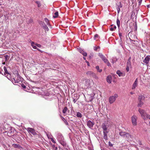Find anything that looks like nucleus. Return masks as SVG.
Masks as SVG:
<instances>
[{
	"label": "nucleus",
	"instance_id": "obj_24",
	"mask_svg": "<svg viewBox=\"0 0 150 150\" xmlns=\"http://www.w3.org/2000/svg\"><path fill=\"white\" fill-rule=\"evenodd\" d=\"M126 132H121L120 133V135L121 137H125V134Z\"/></svg>",
	"mask_w": 150,
	"mask_h": 150
},
{
	"label": "nucleus",
	"instance_id": "obj_59",
	"mask_svg": "<svg viewBox=\"0 0 150 150\" xmlns=\"http://www.w3.org/2000/svg\"><path fill=\"white\" fill-rule=\"evenodd\" d=\"M83 58L85 60L86 59V57H83Z\"/></svg>",
	"mask_w": 150,
	"mask_h": 150
},
{
	"label": "nucleus",
	"instance_id": "obj_29",
	"mask_svg": "<svg viewBox=\"0 0 150 150\" xmlns=\"http://www.w3.org/2000/svg\"><path fill=\"white\" fill-rule=\"evenodd\" d=\"M96 68L98 72H101L102 71L101 69H99V67L98 66H96Z\"/></svg>",
	"mask_w": 150,
	"mask_h": 150
},
{
	"label": "nucleus",
	"instance_id": "obj_36",
	"mask_svg": "<svg viewBox=\"0 0 150 150\" xmlns=\"http://www.w3.org/2000/svg\"><path fill=\"white\" fill-rule=\"evenodd\" d=\"M27 22L28 23H30L33 22V20L32 19L30 18L28 20Z\"/></svg>",
	"mask_w": 150,
	"mask_h": 150
},
{
	"label": "nucleus",
	"instance_id": "obj_10",
	"mask_svg": "<svg viewBox=\"0 0 150 150\" xmlns=\"http://www.w3.org/2000/svg\"><path fill=\"white\" fill-rule=\"evenodd\" d=\"M69 110H68V108L67 107H64L63 110L62 112L64 114V115H67V112H69Z\"/></svg>",
	"mask_w": 150,
	"mask_h": 150
},
{
	"label": "nucleus",
	"instance_id": "obj_42",
	"mask_svg": "<svg viewBox=\"0 0 150 150\" xmlns=\"http://www.w3.org/2000/svg\"><path fill=\"white\" fill-rule=\"evenodd\" d=\"M99 48H100L99 46L96 47H95L94 48V50H97L98 49H99Z\"/></svg>",
	"mask_w": 150,
	"mask_h": 150
},
{
	"label": "nucleus",
	"instance_id": "obj_41",
	"mask_svg": "<svg viewBox=\"0 0 150 150\" xmlns=\"http://www.w3.org/2000/svg\"><path fill=\"white\" fill-rule=\"evenodd\" d=\"M50 139L51 140V141L54 143L55 144L56 143L55 141H54V139L53 138H50Z\"/></svg>",
	"mask_w": 150,
	"mask_h": 150
},
{
	"label": "nucleus",
	"instance_id": "obj_25",
	"mask_svg": "<svg viewBox=\"0 0 150 150\" xmlns=\"http://www.w3.org/2000/svg\"><path fill=\"white\" fill-rule=\"evenodd\" d=\"M61 117L62 118V120L64 121V123L66 125H68V123L67 121V120H65V119L62 116H61Z\"/></svg>",
	"mask_w": 150,
	"mask_h": 150
},
{
	"label": "nucleus",
	"instance_id": "obj_49",
	"mask_svg": "<svg viewBox=\"0 0 150 150\" xmlns=\"http://www.w3.org/2000/svg\"><path fill=\"white\" fill-rule=\"evenodd\" d=\"M58 148L57 147H54V149H53L54 150H57Z\"/></svg>",
	"mask_w": 150,
	"mask_h": 150
},
{
	"label": "nucleus",
	"instance_id": "obj_6",
	"mask_svg": "<svg viewBox=\"0 0 150 150\" xmlns=\"http://www.w3.org/2000/svg\"><path fill=\"white\" fill-rule=\"evenodd\" d=\"M94 124V123L93 121H91V120L88 121L87 122V125L90 128H92L93 127V125Z\"/></svg>",
	"mask_w": 150,
	"mask_h": 150
},
{
	"label": "nucleus",
	"instance_id": "obj_35",
	"mask_svg": "<svg viewBox=\"0 0 150 150\" xmlns=\"http://www.w3.org/2000/svg\"><path fill=\"white\" fill-rule=\"evenodd\" d=\"M45 21L46 22V23H47V24L48 25H50V23H49V20L47 18H45Z\"/></svg>",
	"mask_w": 150,
	"mask_h": 150
},
{
	"label": "nucleus",
	"instance_id": "obj_45",
	"mask_svg": "<svg viewBox=\"0 0 150 150\" xmlns=\"http://www.w3.org/2000/svg\"><path fill=\"white\" fill-rule=\"evenodd\" d=\"M119 35L120 38L121 39V37H122V34L121 33H119Z\"/></svg>",
	"mask_w": 150,
	"mask_h": 150
},
{
	"label": "nucleus",
	"instance_id": "obj_13",
	"mask_svg": "<svg viewBox=\"0 0 150 150\" xmlns=\"http://www.w3.org/2000/svg\"><path fill=\"white\" fill-rule=\"evenodd\" d=\"M13 146L15 148H18L21 150L23 148L19 144H13Z\"/></svg>",
	"mask_w": 150,
	"mask_h": 150
},
{
	"label": "nucleus",
	"instance_id": "obj_15",
	"mask_svg": "<svg viewBox=\"0 0 150 150\" xmlns=\"http://www.w3.org/2000/svg\"><path fill=\"white\" fill-rule=\"evenodd\" d=\"M127 139H129L130 138H132L131 135L128 133L126 132L125 134V137Z\"/></svg>",
	"mask_w": 150,
	"mask_h": 150
},
{
	"label": "nucleus",
	"instance_id": "obj_23",
	"mask_svg": "<svg viewBox=\"0 0 150 150\" xmlns=\"http://www.w3.org/2000/svg\"><path fill=\"white\" fill-rule=\"evenodd\" d=\"M31 45L33 48L35 49H36L37 47L36 46V44H35L33 42H32L31 43Z\"/></svg>",
	"mask_w": 150,
	"mask_h": 150
},
{
	"label": "nucleus",
	"instance_id": "obj_48",
	"mask_svg": "<svg viewBox=\"0 0 150 150\" xmlns=\"http://www.w3.org/2000/svg\"><path fill=\"white\" fill-rule=\"evenodd\" d=\"M86 63H87V66H89L90 64H89V62H88L87 61H86Z\"/></svg>",
	"mask_w": 150,
	"mask_h": 150
},
{
	"label": "nucleus",
	"instance_id": "obj_2",
	"mask_svg": "<svg viewBox=\"0 0 150 150\" xmlns=\"http://www.w3.org/2000/svg\"><path fill=\"white\" fill-rule=\"evenodd\" d=\"M118 96L117 94H115L114 96H110L109 98V102L110 104H112L115 101Z\"/></svg>",
	"mask_w": 150,
	"mask_h": 150
},
{
	"label": "nucleus",
	"instance_id": "obj_9",
	"mask_svg": "<svg viewBox=\"0 0 150 150\" xmlns=\"http://www.w3.org/2000/svg\"><path fill=\"white\" fill-rule=\"evenodd\" d=\"M78 51L81 54H82L83 56H86L87 55V54L86 52H84L83 50L81 48H78Z\"/></svg>",
	"mask_w": 150,
	"mask_h": 150
},
{
	"label": "nucleus",
	"instance_id": "obj_14",
	"mask_svg": "<svg viewBox=\"0 0 150 150\" xmlns=\"http://www.w3.org/2000/svg\"><path fill=\"white\" fill-rule=\"evenodd\" d=\"M91 81L89 79H87L86 81L85 85L87 88L89 87L90 86Z\"/></svg>",
	"mask_w": 150,
	"mask_h": 150
},
{
	"label": "nucleus",
	"instance_id": "obj_53",
	"mask_svg": "<svg viewBox=\"0 0 150 150\" xmlns=\"http://www.w3.org/2000/svg\"><path fill=\"white\" fill-rule=\"evenodd\" d=\"M76 100H77V99H74L73 100V102H74V103H75L76 102Z\"/></svg>",
	"mask_w": 150,
	"mask_h": 150
},
{
	"label": "nucleus",
	"instance_id": "obj_61",
	"mask_svg": "<svg viewBox=\"0 0 150 150\" xmlns=\"http://www.w3.org/2000/svg\"><path fill=\"white\" fill-rule=\"evenodd\" d=\"M1 73V72L0 71V74Z\"/></svg>",
	"mask_w": 150,
	"mask_h": 150
},
{
	"label": "nucleus",
	"instance_id": "obj_58",
	"mask_svg": "<svg viewBox=\"0 0 150 150\" xmlns=\"http://www.w3.org/2000/svg\"><path fill=\"white\" fill-rule=\"evenodd\" d=\"M132 42H131H131H135V41L133 40H132Z\"/></svg>",
	"mask_w": 150,
	"mask_h": 150
},
{
	"label": "nucleus",
	"instance_id": "obj_38",
	"mask_svg": "<svg viewBox=\"0 0 150 150\" xmlns=\"http://www.w3.org/2000/svg\"><path fill=\"white\" fill-rule=\"evenodd\" d=\"M116 60L117 59L115 58H113V59H112L111 62L112 64H114L116 62Z\"/></svg>",
	"mask_w": 150,
	"mask_h": 150
},
{
	"label": "nucleus",
	"instance_id": "obj_26",
	"mask_svg": "<svg viewBox=\"0 0 150 150\" xmlns=\"http://www.w3.org/2000/svg\"><path fill=\"white\" fill-rule=\"evenodd\" d=\"M4 71L5 73L4 74L5 75L6 74H8L9 75H10L8 73V72L7 71V69L6 68V67H4Z\"/></svg>",
	"mask_w": 150,
	"mask_h": 150
},
{
	"label": "nucleus",
	"instance_id": "obj_54",
	"mask_svg": "<svg viewBox=\"0 0 150 150\" xmlns=\"http://www.w3.org/2000/svg\"><path fill=\"white\" fill-rule=\"evenodd\" d=\"M47 137H48V138L49 139H50V136H49V135H47Z\"/></svg>",
	"mask_w": 150,
	"mask_h": 150
},
{
	"label": "nucleus",
	"instance_id": "obj_51",
	"mask_svg": "<svg viewBox=\"0 0 150 150\" xmlns=\"http://www.w3.org/2000/svg\"><path fill=\"white\" fill-rule=\"evenodd\" d=\"M22 87L23 88H26V86L25 85H22Z\"/></svg>",
	"mask_w": 150,
	"mask_h": 150
},
{
	"label": "nucleus",
	"instance_id": "obj_37",
	"mask_svg": "<svg viewBox=\"0 0 150 150\" xmlns=\"http://www.w3.org/2000/svg\"><path fill=\"white\" fill-rule=\"evenodd\" d=\"M36 3L37 4L38 6V7H39L41 6V4L40 3L39 1H36Z\"/></svg>",
	"mask_w": 150,
	"mask_h": 150
},
{
	"label": "nucleus",
	"instance_id": "obj_1",
	"mask_svg": "<svg viewBox=\"0 0 150 150\" xmlns=\"http://www.w3.org/2000/svg\"><path fill=\"white\" fill-rule=\"evenodd\" d=\"M57 139L61 144L64 146L66 145V142L64 141V138L62 135L61 134H59L57 137Z\"/></svg>",
	"mask_w": 150,
	"mask_h": 150
},
{
	"label": "nucleus",
	"instance_id": "obj_43",
	"mask_svg": "<svg viewBox=\"0 0 150 150\" xmlns=\"http://www.w3.org/2000/svg\"><path fill=\"white\" fill-rule=\"evenodd\" d=\"M142 0H138V1H139V5H140L141 3H142Z\"/></svg>",
	"mask_w": 150,
	"mask_h": 150
},
{
	"label": "nucleus",
	"instance_id": "obj_32",
	"mask_svg": "<svg viewBox=\"0 0 150 150\" xmlns=\"http://www.w3.org/2000/svg\"><path fill=\"white\" fill-rule=\"evenodd\" d=\"M116 28V27L115 25H114L113 27H111L110 30L111 31H112L114 30Z\"/></svg>",
	"mask_w": 150,
	"mask_h": 150
},
{
	"label": "nucleus",
	"instance_id": "obj_22",
	"mask_svg": "<svg viewBox=\"0 0 150 150\" xmlns=\"http://www.w3.org/2000/svg\"><path fill=\"white\" fill-rule=\"evenodd\" d=\"M7 134L8 136L13 135V130L12 129H10V131Z\"/></svg>",
	"mask_w": 150,
	"mask_h": 150
},
{
	"label": "nucleus",
	"instance_id": "obj_16",
	"mask_svg": "<svg viewBox=\"0 0 150 150\" xmlns=\"http://www.w3.org/2000/svg\"><path fill=\"white\" fill-rule=\"evenodd\" d=\"M112 79V77L111 76H108L107 77L106 80L107 82L109 83H111V81Z\"/></svg>",
	"mask_w": 150,
	"mask_h": 150
},
{
	"label": "nucleus",
	"instance_id": "obj_31",
	"mask_svg": "<svg viewBox=\"0 0 150 150\" xmlns=\"http://www.w3.org/2000/svg\"><path fill=\"white\" fill-rule=\"evenodd\" d=\"M92 76L96 79H98V76L95 74L92 73Z\"/></svg>",
	"mask_w": 150,
	"mask_h": 150
},
{
	"label": "nucleus",
	"instance_id": "obj_44",
	"mask_svg": "<svg viewBox=\"0 0 150 150\" xmlns=\"http://www.w3.org/2000/svg\"><path fill=\"white\" fill-rule=\"evenodd\" d=\"M108 143L109 146H113V144L111 143L110 142H109Z\"/></svg>",
	"mask_w": 150,
	"mask_h": 150
},
{
	"label": "nucleus",
	"instance_id": "obj_18",
	"mask_svg": "<svg viewBox=\"0 0 150 150\" xmlns=\"http://www.w3.org/2000/svg\"><path fill=\"white\" fill-rule=\"evenodd\" d=\"M108 132H103V138L106 140L108 139L107 133Z\"/></svg>",
	"mask_w": 150,
	"mask_h": 150
},
{
	"label": "nucleus",
	"instance_id": "obj_7",
	"mask_svg": "<svg viewBox=\"0 0 150 150\" xmlns=\"http://www.w3.org/2000/svg\"><path fill=\"white\" fill-rule=\"evenodd\" d=\"M150 61V56L147 55L145 58L143 60V62L146 64H147L149 63V61Z\"/></svg>",
	"mask_w": 150,
	"mask_h": 150
},
{
	"label": "nucleus",
	"instance_id": "obj_27",
	"mask_svg": "<svg viewBox=\"0 0 150 150\" xmlns=\"http://www.w3.org/2000/svg\"><path fill=\"white\" fill-rule=\"evenodd\" d=\"M99 56L103 60L106 58V57L101 53H99Z\"/></svg>",
	"mask_w": 150,
	"mask_h": 150
},
{
	"label": "nucleus",
	"instance_id": "obj_33",
	"mask_svg": "<svg viewBox=\"0 0 150 150\" xmlns=\"http://www.w3.org/2000/svg\"><path fill=\"white\" fill-rule=\"evenodd\" d=\"M58 15V12H56L54 13V15L53 16V17L55 18H57Z\"/></svg>",
	"mask_w": 150,
	"mask_h": 150
},
{
	"label": "nucleus",
	"instance_id": "obj_52",
	"mask_svg": "<svg viewBox=\"0 0 150 150\" xmlns=\"http://www.w3.org/2000/svg\"><path fill=\"white\" fill-rule=\"evenodd\" d=\"M138 144L139 145H141L142 144V142H141L140 141H139V142H138Z\"/></svg>",
	"mask_w": 150,
	"mask_h": 150
},
{
	"label": "nucleus",
	"instance_id": "obj_11",
	"mask_svg": "<svg viewBox=\"0 0 150 150\" xmlns=\"http://www.w3.org/2000/svg\"><path fill=\"white\" fill-rule=\"evenodd\" d=\"M102 127L103 130V132H108V131L107 129V126L104 124L102 125Z\"/></svg>",
	"mask_w": 150,
	"mask_h": 150
},
{
	"label": "nucleus",
	"instance_id": "obj_28",
	"mask_svg": "<svg viewBox=\"0 0 150 150\" xmlns=\"http://www.w3.org/2000/svg\"><path fill=\"white\" fill-rule=\"evenodd\" d=\"M143 102L142 101H139V103L138 104V106L139 107H141L143 105Z\"/></svg>",
	"mask_w": 150,
	"mask_h": 150
},
{
	"label": "nucleus",
	"instance_id": "obj_3",
	"mask_svg": "<svg viewBox=\"0 0 150 150\" xmlns=\"http://www.w3.org/2000/svg\"><path fill=\"white\" fill-rule=\"evenodd\" d=\"M138 111L144 119L145 120L146 119V116H147V114H146L144 110L141 108H139Z\"/></svg>",
	"mask_w": 150,
	"mask_h": 150
},
{
	"label": "nucleus",
	"instance_id": "obj_50",
	"mask_svg": "<svg viewBox=\"0 0 150 150\" xmlns=\"http://www.w3.org/2000/svg\"><path fill=\"white\" fill-rule=\"evenodd\" d=\"M117 10L118 11V13H119L120 11V8L119 7H118L117 8Z\"/></svg>",
	"mask_w": 150,
	"mask_h": 150
},
{
	"label": "nucleus",
	"instance_id": "obj_8",
	"mask_svg": "<svg viewBox=\"0 0 150 150\" xmlns=\"http://www.w3.org/2000/svg\"><path fill=\"white\" fill-rule=\"evenodd\" d=\"M27 130L29 132L31 133L33 135H35L36 134L35 130L32 128L30 127L28 128Z\"/></svg>",
	"mask_w": 150,
	"mask_h": 150
},
{
	"label": "nucleus",
	"instance_id": "obj_20",
	"mask_svg": "<svg viewBox=\"0 0 150 150\" xmlns=\"http://www.w3.org/2000/svg\"><path fill=\"white\" fill-rule=\"evenodd\" d=\"M116 73L119 76H124V75L119 70L117 71Z\"/></svg>",
	"mask_w": 150,
	"mask_h": 150
},
{
	"label": "nucleus",
	"instance_id": "obj_46",
	"mask_svg": "<svg viewBox=\"0 0 150 150\" xmlns=\"http://www.w3.org/2000/svg\"><path fill=\"white\" fill-rule=\"evenodd\" d=\"M36 46L39 47H41V45H40L38 44H36Z\"/></svg>",
	"mask_w": 150,
	"mask_h": 150
},
{
	"label": "nucleus",
	"instance_id": "obj_17",
	"mask_svg": "<svg viewBox=\"0 0 150 150\" xmlns=\"http://www.w3.org/2000/svg\"><path fill=\"white\" fill-rule=\"evenodd\" d=\"M127 66L126 68V70L128 72L129 70V67L131 66V63L130 62H128L127 63Z\"/></svg>",
	"mask_w": 150,
	"mask_h": 150
},
{
	"label": "nucleus",
	"instance_id": "obj_12",
	"mask_svg": "<svg viewBox=\"0 0 150 150\" xmlns=\"http://www.w3.org/2000/svg\"><path fill=\"white\" fill-rule=\"evenodd\" d=\"M137 79H136L135 81L134 82L132 86V89H134L137 86Z\"/></svg>",
	"mask_w": 150,
	"mask_h": 150
},
{
	"label": "nucleus",
	"instance_id": "obj_40",
	"mask_svg": "<svg viewBox=\"0 0 150 150\" xmlns=\"http://www.w3.org/2000/svg\"><path fill=\"white\" fill-rule=\"evenodd\" d=\"M99 36L97 34H96L94 37V39L95 40H97V38H98Z\"/></svg>",
	"mask_w": 150,
	"mask_h": 150
},
{
	"label": "nucleus",
	"instance_id": "obj_56",
	"mask_svg": "<svg viewBox=\"0 0 150 150\" xmlns=\"http://www.w3.org/2000/svg\"><path fill=\"white\" fill-rule=\"evenodd\" d=\"M52 147H53V149H54V147H55V145H53L52 146Z\"/></svg>",
	"mask_w": 150,
	"mask_h": 150
},
{
	"label": "nucleus",
	"instance_id": "obj_5",
	"mask_svg": "<svg viewBox=\"0 0 150 150\" xmlns=\"http://www.w3.org/2000/svg\"><path fill=\"white\" fill-rule=\"evenodd\" d=\"M137 117L135 115L131 117L132 123L133 125L135 126L137 125Z\"/></svg>",
	"mask_w": 150,
	"mask_h": 150
},
{
	"label": "nucleus",
	"instance_id": "obj_47",
	"mask_svg": "<svg viewBox=\"0 0 150 150\" xmlns=\"http://www.w3.org/2000/svg\"><path fill=\"white\" fill-rule=\"evenodd\" d=\"M147 118H148L150 120V115L147 114V116H146V119Z\"/></svg>",
	"mask_w": 150,
	"mask_h": 150
},
{
	"label": "nucleus",
	"instance_id": "obj_57",
	"mask_svg": "<svg viewBox=\"0 0 150 150\" xmlns=\"http://www.w3.org/2000/svg\"><path fill=\"white\" fill-rule=\"evenodd\" d=\"M130 93L131 94H133L134 93L132 92H131Z\"/></svg>",
	"mask_w": 150,
	"mask_h": 150
},
{
	"label": "nucleus",
	"instance_id": "obj_55",
	"mask_svg": "<svg viewBox=\"0 0 150 150\" xmlns=\"http://www.w3.org/2000/svg\"><path fill=\"white\" fill-rule=\"evenodd\" d=\"M147 7L148 8L150 7V5H147Z\"/></svg>",
	"mask_w": 150,
	"mask_h": 150
},
{
	"label": "nucleus",
	"instance_id": "obj_19",
	"mask_svg": "<svg viewBox=\"0 0 150 150\" xmlns=\"http://www.w3.org/2000/svg\"><path fill=\"white\" fill-rule=\"evenodd\" d=\"M105 63H106L107 64V65L108 66H110V64L109 62H108V60L107 59H106V58H105L103 60Z\"/></svg>",
	"mask_w": 150,
	"mask_h": 150
},
{
	"label": "nucleus",
	"instance_id": "obj_4",
	"mask_svg": "<svg viewBox=\"0 0 150 150\" xmlns=\"http://www.w3.org/2000/svg\"><path fill=\"white\" fill-rule=\"evenodd\" d=\"M22 78L18 74L15 78H13V80H12L13 83H18L21 80Z\"/></svg>",
	"mask_w": 150,
	"mask_h": 150
},
{
	"label": "nucleus",
	"instance_id": "obj_21",
	"mask_svg": "<svg viewBox=\"0 0 150 150\" xmlns=\"http://www.w3.org/2000/svg\"><path fill=\"white\" fill-rule=\"evenodd\" d=\"M144 98L145 97L144 96L141 95L139 96L138 100L139 101H142L144 100Z\"/></svg>",
	"mask_w": 150,
	"mask_h": 150
},
{
	"label": "nucleus",
	"instance_id": "obj_30",
	"mask_svg": "<svg viewBox=\"0 0 150 150\" xmlns=\"http://www.w3.org/2000/svg\"><path fill=\"white\" fill-rule=\"evenodd\" d=\"M43 28L46 31H48L49 30L48 27L46 25H45L43 26Z\"/></svg>",
	"mask_w": 150,
	"mask_h": 150
},
{
	"label": "nucleus",
	"instance_id": "obj_60",
	"mask_svg": "<svg viewBox=\"0 0 150 150\" xmlns=\"http://www.w3.org/2000/svg\"><path fill=\"white\" fill-rule=\"evenodd\" d=\"M112 26V25H111V26Z\"/></svg>",
	"mask_w": 150,
	"mask_h": 150
},
{
	"label": "nucleus",
	"instance_id": "obj_39",
	"mask_svg": "<svg viewBox=\"0 0 150 150\" xmlns=\"http://www.w3.org/2000/svg\"><path fill=\"white\" fill-rule=\"evenodd\" d=\"M117 26L119 27L120 25V21L119 20L117 19Z\"/></svg>",
	"mask_w": 150,
	"mask_h": 150
},
{
	"label": "nucleus",
	"instance_id": "obj_34",
	"mask_svg": "<svg viewBox=\"0 0 150 150\" xmlns=\"http://www.w3.org/2000/svg\"><path fill=\"white\" fill-rule=\"evenodd\" d=\"M76 116L79 117H82L81 114L79 112H77L76 114Z\"/></svg>",
	"mask_w": 150,
	"mask_h": 150
}]
</instances>
